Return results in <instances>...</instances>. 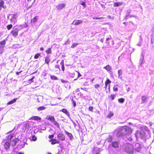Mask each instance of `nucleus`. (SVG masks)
I'll list each match as a JSON object with an SVG mask.
<instances>
[{
  "instance_id": "obj_1",
  "label": "nucleus",
  "mask_w": 154,
  "mask_h": 154,
  "mask_svg": "<svg viewBox=\"0 0 154 154\" xmlns=\"http://www.w3.org/2000/svg\"><path fill=\"white\" fill-rule=\"evenodd\" d=\"M125 151L127 154H132L134 152V146L130 144H126L124 145Z\"/></svg>"
},
{
  "instance_id": "obj_2",
  "label": "nucleus",
  "mask_w": 154,
  "mask_h": 154,
  "mask_svg": "<svg viewBox=\"0 0 154 154\" xmlns=\"http://www.w3.org/2000/svg\"><path fill=\"white\" fill-rule=\"evenodd\" d=\"M13 134H11L9 135L7 138V140L5 142V143L4 144L5 148L6 149H9L10 144V142L11 141V139L13 137Z\"/></svg>"
},
{
  "instance_id": "obj_3",
  "label": "nucleus",
  "mask_w": 154,
  "mask_h": 154,
  "mask_svg": "<svg viewBox=\"0 0 154 154\" xmlns=\"http://www.w3.org/2000/svg\"><path fill=\"white\" fill-rule=\"evenodd\" d=\"M125 129L123 128V127L120 128L117 131V135L118 136H123L125 135Z\"/></svg>"
},
{
  "instance_id": "obj_4",
  "label": "nucleus",
  "mask_w": 154,
  "mask_h": 154,
  "mask_svg": "<svg viewBox=\"0 0 154 154\" xmlns=\"http://www.w3.org/2000/svg\"><path fill=\"white\" fill-rule=\"evenodd\" d=\"M145 135V133L144 131H137L135 134V136L137 139V138L142 139L144 137Z\"/></svg>"
},
{
  "instance_id": "obj_5",
  "label": "nucleus",
  "mask_w": 154,
  "mask_h": 154,
  "mask_svg": "<svg viewBox=\"0 0 154 154\" xmlns=\"http://www.w3.org/2000/svg\"><path fill=\"white\" fill-rule=\"evenodd\" d=\"M123 127L126 130L125 131V135H129L132 133V130L130 127L127 126H124Z\"/></svg>"
},
{
  "instance_id": "obj_6",
  "label": "nucleus",
  "mask_w": 154,
  "mask_h": 154,
  "mask_svg": "<svg viewBox=\"0 0 154 154\" xmlns=\"http://www.w3.org/2000/svg\"><path fill=\"white\" fill-rule=\"evenodd\" d=\"M17 17L18 16L17 14L15 13L14 14H13L11 16V22L15 23L16 21L17 18Z\"/></svg>"
},
{
  "instance_id": "obj_7",
  "label": "nucleus",
  "mask_w": 154,
  "mask_h": 154,
  "mask_svg": "<svg viewBox=\"0 0 154 154\" xmlns=\"http://www.w3.org/2000/svg\"><path fill=\"white\" fill-rule=\"evenodd\" d=\"M135 149L136 151L139 152L141 148L140 145L139 143H136L134 147V150Z\"/></svg>"
},
{
  "instance_id": "obj_8",
  "label": "nucleus",
  "mask_w": 154,
  "mask_h": 154,
  "mask_svg": "<svg viewBox=\"0 0 154 154\" xmlns=\"http://www.w3.org/2000/svg\"><path fill=\"white\" fill-rule=\"evenodd\" d=\"M18 29L17 28H15L11 31V32L14 36L16 37L18 35Z\"/></svg>"
},
{
  "instance_id": "obj_9",
  "label": "nucleus",
  "mask_w": 154,
  "mask_h": 154,
  "mask_svg": "<svg viewBox=\"0 0 154 154\" xmlns=\"http://www.w3.org/2000/svg\"><path fill=\"white\" fill-rule=\"evenodd\" d=\"M18 139L16 138H14L12 140L11 139V141L10 142L11 145L12 146H14L16 144L17 142H18Z\"/></svg>"
},
{
  "instance_id": "obj_10",
  "label": "nucleus",
  "mask_w": 154,
  "mask_h": 154,
  "mask_svg": "<svg viewBox=\"0 0 154 154\" xmlns=\"http://www.w3.org/2000/svg\"><path fill=\"white\" fill-rule=\"evenodd\" d=\"M57 138L60 140H64L65 139V136L63 134L60 133L57 136Z\"/></svg>"
},
{
  "instance_id": "obj_11",
  "label": "nucleus",
  "mask_w": 154,
  "mask_h": 154,
  "mask_svg": "<svg viewBox=\"0 0 154 154\" xmlns=\"http://www.w3.org/2000/svg\"><path fill=\"white\" fill-rule=\"evenodd\" d=\"M82 21L80 20H75L72 23V24L75 25H78L81 24Z\"/></svg>"
},
{
  "instance_id": "obj_12",
  "label": "nucleus",
  "mask_w": 154,
  "mask_h": 154,
  "mask_svg": "<svg viewBox=\"0 0 154 154\" xmlns=\"http://www.w3.org/2000/svg\"><path fill=\"white\" fill-rule=\"evenodd\" d=\"M65 134L69 137V139L70 140H72L73 139V137L72 134L68 132L67 131H65Z\"/></svg>"
},
{
  "instance_id": "obj_13",
  "label": "nucleus",
  "mask_w": 154,
  "mask_h": 154,
  "mask_svg": "<svg viewBox=\"0 0 154 154\" xmlns=\"http://www.w3.org/2000/svg\"><path fill=\"white\" fill-rule=\"evenodd\" d=\"M46 119L49 120L52 122H53L55 120L54 117L53 116H47Z\"/></svg>"
},
{
  "instance_id": "obj_14",
  "label": "nucleus",
  "mask_w": 154,
  "mask_h": 154,
  "mask_svg": "<svg viewBox=\"0 0 154 154\" xmlns=\"http://www.w3.org/2000/svg\"><path fill=\"white\" fill-rule=\"evenodd\" d=\"M112 146L114 148H118L119 146V144L118 142L117 141L113 142L112 144Z\"/></svg>"
},
{
  "instance_id": "obj_15",
  "label": "nucleus",
  "mask_w": 154,
  "mask_h": 154,
  "mask_svg": "<svg viewBox=\"0 0 154 154\" xmlns=\"http://www.w3.org/2000/svg\"><path fill=\"white\" fill-rule=\"evenodd\" d=\"M66 5L64 4H60L56 6L57 8L58 9L60 10L64 8Z\"/></svg>"
},
{
  "instance_id": "obj_16",
  "label": "nucleus",
  "mask_w": 154,
  "mask_h": 154,
  "mask_svg": "<svg viewBox=\"0 0 154 154\" xmlns=\"http://www.w3.org/2000/svg\"><path fill=\"white\" fill-rule=\"evenodd\" d=\"M29 120H33L34 119L35 120H40L41 119V118L38 116H34L32 117L29 119Z\"/></svg>"
},
{
  "instance_id": "obj_17",
  "label": "nucleus",
  "mask_w": 154,
  "mask_h": 154,
  "mask_svg": "<svg viewBox=\"0 0 154 154\" xmlns=\"http://www.w3.org/2000/svg\"><path fill=\"white\" fill-rule=\"evenodd\" d=\"M17 99V98L14 99L13 100H11V101H10V102H8L7 103V104L8 105H9L15 103L16 102Z\"/></svg>"
},
{
  "instance_id": "obj_18",
  "label": "nucleus",
  "mask_w": 154,
  "mask_h": 154,
  "mask_svg": "<svg viewBox=\"0 0 154 154\" xmlns=\"http://www.w3.org/2000/svg\"><path fill=\"white\" fill-rule=\"evenodd\" d=\"M60 111H62L63 112L65 113L68 116H69V113L66 109H62V110H61Z\"/></svg>"
},
{
  "instance_id": "obj_19",
  "label": "nucleus",
  "mask_w": 154,
  "mask_h": 154,
  "mask_svg": "<svg viewBox=\"0 0 154 154\" xmlns=\"http://www.w3.org/2000/svg\"><path fill=\"white\" fill-rule=\"evenodd\" d=\"M46 109V107L44 106H40L37 108V109L38 111H42L45 110Z\"/></svg>"
},
{
  "instance_id": "obj_20",
  "label": "nucleus",
  "mask_w": 154,
  "mask_h": 154,
  "mask_svg": "<svg viewBox=\"0 0 154 154\" xmlns=\"http://www.w3.org/2000/svg\"><path fill=\"white\" fill-rule=\"evenodd\" d=\"M122 4V2H115L114 4V7H118L121 5Z\"/></svg>"
},
{
  "instance_id": "obj_21",
  "label": "nucleus",
  "mask_w": 154,
  "mask_h": 154,
  "mask_svg": "<svg viewBox=\"0 0 154 154\" xmlns=\"http://www.w3.org/2000/svg\"><path fill=\"white\" fill-rule=\"evenodd\" d=\"M38 20V16H35L34 18H32L31 20V22L33 23H34L37 21Z\"/></svg>"
},
{
  "instance_id": "obj_22",
  "label": "nucleus",
  "mask_w": 154,
  "mask_h": 154,
  "mask_svg": "<svg viewBox=\"0 0 154 154\" xmlns=\"http://www.w3.org/2000/svg\"><path fill=\"white\" fill-rule=\"evenodd\" d=\"M104 69H106L107 71H110L111 69V67L109 65H107L104 67Z\"/></svg>"
},
{
  "instance_id": "obj_23",
  "label": "nucleus",
  "mask_w": 154,
  "mask_h": 154,
  "mask_svg": "<svg viewBox=\"0 0 154 154\" xmlns=\"http://www.w3.org/2000/svg\"><path fill=\"white\" fill-rule=\"evenodd\" d=\"M60 64L62 66V69L63 71L64 70L65 68L64 66V61L63 60L60 62Z\"/></svg>"
},
{
  "instance_id": "obj_24",
  "label": "nucleus",
  "mask_w": 154,
  "mask_h": 154,
  "mask_svg": "<svg viewBox=\"0 0 154 154\" xmlns=\"http://www.w3.org/2000/svg\"><path fill=\"white\" fill-rule=\"evenodd\" d=\"M50 60L49 58L48 57H46L45 58V63H46L48 64H49V63L50 61Z\"/></svg>"
},
{
  "instance_id": "obj_25",
  "label": "nucleus",
  "mask_w": 154,
  "mask_h": 154,
  "mask_svg": "<svg viewBox=\"0 0 154 154\" xmlns=\"http://www.w3.org/2000/svg\"><path fill=\"white\" fill-rule=\"evenodd\" d=\"M50 142H52L51 143L52 144H55L57 143V140H55L54 139H52L51 140H50Z\"/></svg>"
},
{
  "instance_id": "obj_26",
  "label": "nucleus",
  "mask_w": 154,
  "mask_h": 154,
  "mask_svg": "<svg viewBox=\"0 0 154 154\" xmlns=\"http://www.w3.org/2000/svg\"><path fill=\"white\" fill-rule=\"evenodd\" d=\"M118 100L119 103H123L124 102L125 99L123 98H119L118 99Z\"/></svg>"
},
{
  "instance_id": "obj_27",
  "label": "nucleus",
  "mask_w": 154,
  "mask_h": 154,
  "mask_svg": "<svg viewBox=\"0 0 154 154\" xmlns=\"http://www.w3.org/2000/svg\"><path fill=\"white\" fill-rule=\"evenodd\" d=\"M111 82L110 81L109 79H107L105 82V86H106V88L107 87L108 84L109 83H110Z\"/></svg>"
},
{
  "instance_id": "obj_28",
  "label": "nucleus",
  "mask_w": 154,
  "mask_h": 154,
  "mask_svg": "<svg viewBox=\"0 0 154 154\" xmlns=\"http://www.w3.org/2000/svg\"><path fill=\"white\" fill-rule=\"evenodd\" d=\"M147 98L145 96H143L142 97V100L143 102L146 101L147 100Z\"/></svg>"
},
{
  "instance_id": "obj_29",
  "label": "nucleus",
  "mask_w": 154,
  "mask_h": 154,
  "mask_svg": "<svg viewBox=\"0 0 154 154\" xmlns=\"http://www.w3.org/2000/svg\"><path fill=\"white\" fill-rule=\"evenodd\" d=\"M79 44L77 43H75L73 44L71 46V48H73L75 47L76 46L78 45Z\"/></svg>"
},
{
  "instance_id": "obj_30",
  "label": "nucleus",
  "mask_w": 154,
  "mask_h": 154,
  "mask_svg": "<svg viewBox=\"0 0 154 154\" xmlns=\"http://www.w3.org/2000/svg\"><path fill=\"white\" fill-rule=\"evenodd\" d=\"M112 140V136H110L109 137L106 139V141L109 142H111Z\"/></svg>"
},
{
  "instance_id": "obj_31",
  "label": "nucleus",
  "mask_w": 154,
  "mask_h": 154,
  "mask_svg": "<svg viewBox=\"0 0 154 154\" xmlns=\"http://www.w3.org/2000/svg\"><path fill=\"white\" fill-rule=\"evenodd\" d=\"M122 70L121 69H119L118 71V76H121V75H122Z\"/></svg>"
},
{
  "instance_id": "obj_32",
  "label": "nucleus",
  "mask_w": 154,
  "mask_h": 154,
  "mask_svg": "<svg viewBox=\"0 0 154 154\" xmlns=\"http://www.w3.org/2000/svg\"><path fill=\"white\" fill-rule=\"evenodd\" d=\"M5 40H4L0 42V44L1 45H4L5 44Z\"/></svg>"
},
{
  "instance_id": "obj_33",
  "label": "nucleus",
  "mask_w": 154,
  "mask_h": 154,
  "mask_svg": "<svg viewBox=\"0 0 154 154\" xmlns=\"http://www.w3.org/2000/svg\"><path fill=\"white\" fill-rule=\"evenodd\" d=\"M46 52L48 54H50L51 52V49L50 48H49L46 51Z\"/></svg>"
},
{
  "instance_id": "obj_34",
  "label": "nucleus",
  "mask_w": 154,
  "mask_h": 154,
  "mask_svg": "<svg viewBox=\"0 0 154 154\" xmlns=\"http://www.w3.org/2000/svg\"><path fill=\"white\" fill-rule=\"evenodd\" d=\"M12 24H10L7 26V28L8 30L10 29L12 27Z\"/></svg>"
},
{
  "instance_id": "obj_35",
  "label": "nucleus",
  "mask_w": 154,
  "mask_h": 154,
  "mask_svg": "<svg viewBox=\"0 0 154 154\" xmlns=\"http://www.w3.org/2000/svg\"><path fill=\"white\" fill-rule=\"evenodd\" d=\"M51 79L53 80H56L57 79V78L54 75H51Z\"/></svg>"
},
{
  "instance_id": "obj_36",
  "label": "nucleus",
  "mask_w": 154,
  "mask_h": 154,
  "mask_svg": "<svg viewBox=\"0 0 154 154\" xmlns=\"http://www.w3.org/2000/svg\"><path fill=\"white\" fill-rule=\"evenodd\" d=\"M53 122H54V124L57 127H59V124L56 121H55V120Z\"/></svg>"
},
{
  "instance_id": "obj_37",
  "label": "nucleus",
  "mask_w": 154,
  "mask_h": 154,
  "mask_svg": "<svg viewBox=\"0 0 154 154\" xmlns=\"http://www.w3.org/2000/svg\"><path fill=\"white\" fill-rule=\"evenodd\" d=\"M144 60V57H142V58L140 59V64L142 65V64L143 63V62Z\"/></svg>"
},
{
  "instance_id": "obj_38",
  "label": "nucleus",
  "mask_w": 154,
  "mask_h": 154,
  "mask_svg": "<svg viewBox=\"0 0 154 154\" xmlns=\"http://www.w3.org/2000/svg\"><path fill=\"white\" fill-rule=\"evenodd\" d=\"M40 54L39 53H38L36 54L35 56H34V58L35 59H37L38 58L39 56L40 55Z\"/></svg>"
},
{
  "instance_id": "obj_39",
  "label": "nucleus",
  "mask_w": 154,
  "mask_h": 154,
  "mask_svg": "<svg viewBox=\"0 0 154 154\" xmlns=\"http://www.w3.org/2000/svg\"><path fill=\"white\" fill-rule=\"evenodd\" d=\"M113 90L115 91H118V88L116 86V85H115L113 87Z\"/></svg>"
},
{
  "instance_id": "obj_40",
  "label": "nucleus",
  "mask_w": 154,
  "mask_h": 154,
  "mask_svg": "<svg viewBox=\"0 0 154 154\" xmlns=\"http://www.w3.org/2000/svg\"><path fill=\"white\" fill-rule=\"evenodd\" d=\"M116 96L114 94H111L110 96V97L112 100H113L114 99L115 97Z\"/></svg>"
},
{
  "instance_id": "obj_41",
  "label": "nucleus",
  "mask_w": 154,
  "mask_h": 154,
  "mask_svg": "<svg viewBox=\"0 0 154 154\" xmlns=\"http://www.w3.org/2000/svg\"><path fill=\"white\" fill-rule=\"evenodd\" d=\"M4 4V2L2 0L0 3V6L2 7L3 6Z\"/></svg>"
},
{
  "instance_id": "obj_42",
  "label": "nucleus",
  "mask_w": 154,
  "mask_h": 154,
  "mask_svg": "<svg viewBox=\"0 0 154 154\" xmlns=\"http://www.w3.org/2000/svg\"><path fill=\"white\" fill-rule=\"evenodd\" d=\"M113 115V113L112 112H110L109 115L108 116L109 118H110Z\"/></svg>"
},
{
  "instance_id": "obj_43",
  "label": "nucleus",
  "mask_w": 154,
  "mask_h": 154,
  "mask_svg": "<svg viewBox=\"0 0 154 154\" xmlns=\"http://www.w3.org/2000/svg\"><path fill=\"white\" fill-rule=\"evenodd\" d=\"M34 78V77H33L31 79H29L28 81L29 82V83H31V82H33V79Z\"/></svg>"
},
{
  "instance_id": "obj_44",
  "label": "nucleus",
  "mask_w": 154,
  "mask_h": 154,
  "mask_svg": "<svg viewBox=\"0 0 154 154\" xmlns=\"http://www.w3.org/2000/svg\"><path fill=\"white\" fill-rule=\"evenodd\" d=\"M37 140L36 137L34 136L32 137V140L33 141H35Z\"/></svg>"
},
{
  "instance_id": "obj_45",
  "label": "nucleus",
  "mask_w": 154,
  "mask_h": 154,
  "mask_svg": "<svg viewBox=\"0 0 154 154\" xmlns=\"http://www.w3.org/2000/svg\"><path fill=\"white\" fill-rule=\"evenodd\" d=\"M100 87V85L99 84H96L94 85V87L96 88H97Z\"/></svg>"
},
{
  "instance_id": "obj_46",
  "label": "nucleus",
  "mask_w": 154,
  "mask_h": 154,
  "mask_svg": "<svg viewBox=\"0 0 154 154\" xmlns=\"http://www.w3.org/2000/svg\"><path fill=\"white\" fill-rule=\"evenodd\" d=\"M55 67L56 68H58V69H59L60 70V66H59V65H56L55 66Z\"/></svg>"
},
{
  "instance_id": "obj_47",
  "label": "nucleus",
  "mask_w": 154,
  "mask_h": 154,
  "mask_svg": "<svg viewBox=\"0 0 154 154\" xmlns=\"http://www.w3.org/2000/svg\"><path fill=\"white\" fill-rule=\"evenodd\" d=\"M54 137V135H49V138L50 139Z\"/></svg>"
},
{
  "instance_id": "obj_48",
  "label": "nucleus",
  "mask_w": 154,
  "mask_h": 154,
  "mask_svg": "<svg viewBox=\"0 0 154 154\" xmlns=\"http://www.w3.org/2000/svg\"><path fill=\"white\" fill-rule=\"evenodd\" d=\"M93 19H100L102 18H103V17H93Z\"/></svg>"
},
{
  "instance_id": "obj_49",
  "label": "nucleus",
  "mask_w": 154,
  "mask_h": 154,
  "mask_svg": "<svg viewBox=\"0 0 154 154\" xmlns=\"http://www.w3.org/2000/svg\"><path fill=\"white\" fill-rule=\"evenodd\" d=\"M81 4V5H82L83 6H84V7H85V6H86V5H85V3L83 2H82Z\"/></svg>"
},
{
  "instance_id": "obj_50",
  "label": "nucleus",
  "mask_w": 154,
  "mask_h": 154,
  "mask_svg": "<svg viewBox=\"0 0 154 154\" xmlns=\"http://www.w3.org/2000/svg\"><path fill=\"white\" fill-rule=\"evenodd\" d=\"M93 109V108L92 107L90 106L89 107V110L90 111H92Z\"/></svg>"
},
{
  "instance_id": "obj_51",
  "label": "nucleus",
  "mask_w": 154,
  "mask_h": 154,
  "mask_svg": "<svg viewBox=\"0 0 154 154\" xmlns=\"http://www.w3.org/2000/svg\"><path fill=\"white\" fill-rule=\"evenodd\" d=\"M118 79H120L121 80H122V76L119 75L118 76Z\"/></svg>"
},
{
  "instance_id": "obj_52",
  "label": "nucleus",
  "mask_w": 154,
  "mask_h": 154,
  "mask_svg": "<svg viewBox=\"0 0 154 154\" xmlns=\"http://www.w3.org/2000/svg\"><path fill=\"white\" fill-rule=\"evenodd\" d=\"M29 124H28V123H27V124H26V125H25V126L26 127H29Z\"/></svg>"
},
{
  "instance_id": "obj_53",
  "label": "nucleus",
  "mask_w": 154,
  "mask_h": 154,
  "mask_svg": "<svg viewBox=\"0 0 154 154\" xmlns=\"http://www.w3.org/2000/svg\"><path fill=\"white\" fill-rule=\"evenodd\" d=\"M128 140H129V141H131L132 140V139L131 137H129L128 138Z\"/></svg>"
},
{
  "instance_id": "obj_54",
  "label": "nucleus",
  "mask_w": 154,
  "mask_h": 154,
  "mask_svg": "<svg viewBox=\"0 0 154 154\" xmlns=\"http://www.w3.org/2000/svg\"><path fill=\"white\" fill-rule=\"evenodd\" d=\"M40 50L41 51H43L44 50V48H40Z\"/></svg>"
},
{
  "instance_id": "obj_55",
  "label": "nucleus",
  "mask_w": 154,
  "mask_h": 154,
  "mask_svg": "<svg viewBox=\"0 0 154 154\" xmlns=\"http://www.w3.org/2000/svg\"><path fill=\"white\" fill-rule=\"evenodd\" d=\"M2 8H3L5 9L6 8V7L5 5H3V6L2 7Z\"/></svg>"
},
{
  "instance_id": "obj_56",
  "label": "nucleus",
  "mask_w": 154,
  "mask_h": 154,
  "mask_svg": "<svg viewBox=\"0 0 154 154\" xmlns=\"http://www.w3.org/2000/svg\"><path fill=\"white\" fill-rule=\"evenodd\" d=\"M103 39H100V41L102 43H103Z\"/></svg>"
},
{
  "instance_id": "obj_57",
  "label": "nucleus",
  "mask_w": 154,
  "mask_h": 154,
  "mask_svg": "<svg viewBox=\"0 0 154 154\" xmlns=\"http://www.w3.org/2000/svg\"><path fill=\"white\" fill-rule=\"evenodd\" d=\"M61 82H62L63 83H64L65 82V81L64 80H63V79H61Z\"/></svg>"
},
{
  "instance_id": "obj_58",
  "label": "nucleus",
  "mask_w": 154,
  "mask_h": 154,
  "mask_svg": "<svg viewBox=\"0 0 154 154\" xmlns=\"http://www.w3.org/2000/svg\"><path fill=\"white\" fill-rule=\"evenodd\" d=\"M109 39H110V38H106V41H108V40H109Z\"/></svg>"
},
{
  "instance_id": "obj_59",
  "label": "nucleus",
  "mask_w": 154,
  "mask_h": 154,
  "mask_svg": "<svg viewBox=\"0 0 154 154\" xmlns=\"http://www.w3.org/2000/svg\"><path fill=\"white\" fill-rule=\"evenodd\" d=\"M129 15H126V18H128V17H129Z\"/></svg>"
},
{
  "instance_id": "obj_60",
  "label": "nucleus",
  "mask_w": 154,
  "mask_h": 154,
  "mask_svg": "<svg viewBox=\"0 0 154 154\" xmlns=\"http://www.w3.org/2000/svg\"><path fill=\"white\" fill-rule=\"evenodd\" d=\"M20 72H17L16 73V74L17 75H18L19 74Z\"/></svg>"
},
{
  "instance_id": "obj_61",
  "label": "nucleus",
  "mask_w": 154,
  "mask_h": 154,
  "mask_svg": "<svg viewBox=\"0 0 154 154\" xmlns=\"http://www.w3.org/2000/svg\"><path fill=\"white\" fill-rule=\"evenodd\" d=\"M94 79H91V82H93L94 81Z\"/></svg>"
},
{
  "instance_id": "obj_62",
  "label": "nucleus",
  "mask_w": 154,
  "mask_h": 154,
  "mask_svg": "<svg viewBox=\"0 0 154 154\" xmlns=\"http://www.w3.org/2000/svg\"><path fill=\"white\" fill-rule=\"evenodd\" d=\"M76 105V103H75V102L74 103V106H75Z\"/></svg>"
},
{
  "instance_id": "obj_63",
  "label": "nucleus",
  "mask_w": 154,
  "mask_h": 154,
  "mask_svg": "<svg viewBox=\"0 0 154 154\" xmlns=\"http://www.w3.org/2000/svg\"><path fill=\"white\" fill-rule=\"evenodd\" d=\"M3 108H0V111H1V110H2Z\"/></svg>"
},
{
  "instance_id": "obj_64",
  "label": "nucleus",
  "mask_w": 154,
  "mask_h": 154,
  "mask_svg": "<svg viewBox=\"0 0 154 154\" xmlns=\"http://www.w3.org/2000/svg\"><path fill=\"white\" fill-rule=\"evenodd\" d=\"M19 154H23V153H22L21 152H19Z\"/></svg>"
}]
</instances>
